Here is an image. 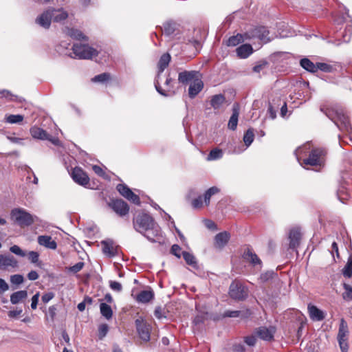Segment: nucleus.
Masks as SVG:
<instances>
[{
	"label": "nucleus",
	"mask_w": 352,
	"mask_h": 352,
	"mask_svg": "<svg viewBox=\"0 0 352 352\" xmlns=\"http://www.w3.org/2000/svg\"><path fill=\"white\" fill-rule=\"evenodd\" d=\"M38 298H39V293L35 294L32 298V302H31V308L32 309H36L37 307L38 302Z\"/></svg>",
	"instance_id": "60"
},
{
	"label": "nucleus",
	"mask_w": 352,
	"mask_h": 352,
	"mask_svg": "<svg viewBox=\"0 0 352 352\" xmlns=\"http://www.w3.org/2000/svg\"><path fill=\"white\" fill-rule=\"evenodd\" d=\"M199 78H200V74L197 71H184L179 73L178 81L182 84H186Z\"/></svg>",
	"instance_id": "16"
},
{
	"label": "nucleus",
	"mask_w": 352,
	"mask_h": 352,
	"mask_svg": "<svg viewBox=\"0 0 352 352\" xmlns=\"http://www.w3.org/2000/svg\"><path fill=\"white\" fill-rule=\"evenodd\" d=\"M275 333L274 327L267 328L265 327H261L258 328L256 331V334L261 339L265 341H270L274 338V334Z\"/></svg>",
	"instance_id": "18"
},
{
	"label": "nucleus",
	"mask_w": 352,
	"mask_h": 352,
	"mask_svg": "<svg viewBox=\"0 0 352 352\" xmlns=\"http://www.w3.org/2000/svg\"><path fill=\"white\" fill-rule=\"evenodd\" d=\"M28 258L32 263H37L39 260V254L35 251H30L28 253Z\"/></svg>",
	"instance_id": "54"
},
{
	"label": "nucleus",
	"mask_w": 352,
	"mask_h": 352,
	"mask_svg": "<svg viewBox=\"0 0 352 352\" xmlns=\"http://www.w3.org/2000/svg\"><path fill=\"white\" fill-rule=\"evenodd\" d=\"M289 248L294 250L296 249L300 243V232L298 228H293L289 231Z\"/></svg>",
	"instance_id": "22"
},
{
	"label": "nucleus",
	"mask_w": 352,
	"mask_h": 352,
	"mask_svg": "<svg viewBox=\"0 0 352 352\" xmlns=\"http://www.w3.org/2000/svg\"><path fill=\"white\" fill-rule=\"evenodd\" d=\"M65 33L73 39L78 41H87V37L79 30L75 28H65Z\"/></svg>",
	"instance_id": "25"
},
{
	"label": "nucleus",
	"mask_w": 352,
	"mask_h": 352,
	"mask_svg": "<svg viewBox=\"0 0 352 352\" xmlns=\"http://www.w3.org/2000/svg\"><path fill=\"white\" fill-rule=\"evenodd\" d=\"M230 296L236 300H243L248 296V288L240 281H233L229 287Z\"/></svg>",
	"instance_id": "8"
},
{
	"label": "nucleus",
	"mask_w": 352,
	"mask_h": 352,
	"mask_svg": "<svg viewBox=\"0 0 352 352\" xmlns=\"http://www.w3.org/2000/svg\"><path fill=\"white\" fill-rule=\"evenodd\" d=\"M54 297V294L52 292H48V293L44 294L42 296V301L44 303H47L50 300H51Z\"/></svg>",
	"instance_id": "62"
},
{
	"label": "nucleus",
	"mask_w": 352,
	"mask_h": 352,
	"mask_svg": "<svg viewBox=\"0 0 352 352\" xmlns=\"http://www.w3.org/2000/svg\"><path fill=\"white\" fill-rule=\"evenodd\" d=\"M0 98H5L10 101H22L21 98L12 94L10 91L7 89L0 90Z\"/></svg>",
	"instance_id": "38"
},
{
	"label": "nucleus",
	"mask_w": 352,
	"mask_h": 352,
	"mask_svg": "<svg viewBox=\"0 0 352 352\" xmlns=\"http://www.w3.org/2000/svg\"><path fill=\"white\" fill-rule=\"evenodd\" d=\"M109 206L116 214L121 217L127 214L129 211L128 204L122 199L112 200Z\"/></svg>",
	"instance_id": "12"
},
{
	"label": "nucleus",
	"mask_w": 352,
	"mask_h": 352,
	"mask_svg": "<svg viewBox=\"0 0 352 352\" xmlns=\"http://www.w3.org/2000/svg\"><path fill=\"white\" fill-rule=\"evenodd\" d=\"M100 314L107 320H109L112 318L113 311L111 307L107 303L102 302L100 305Z\"/></svg>",
	"instance_id": "35"
},
{
	"label": "nucleus",
	"mask_w": 352,
	"mask_h": 352,
	"mask_svg": "<svg viewBox=\"0 0 352 352\" xmlns=\"http://www.w3.org/2000/svg\"><path fill=\"white\" fill-rule=\"evenodd\" d=\"M72 177L76 183L83 186L87 185L89 182V178L87 173L79 167H75L73 169Z\"/></svg>",
	"instance_id": "13"
},
{
	"label": "nucleus",
	"mask_w": 352,
	"mask_h": 352,
	"mask_svg": "<svg viewBox=\"0 0 352 352\" xmlns=\"http://www.w3.org/2000/svg\"><path fill=\"white\" fill-rule=\"evenodd\" d=\"M171 253L176 256L177 258H180L181 248L179 245L175 244L171 247Z\"/></svg>",
	"instance_id": "59"
},
{
	"label": "nucleus",
	"mask_w": 352,
	"mask_h": 352,
	"mask_svg": "<svg viewBox=\"0 0 352 352\" xmlns=\"http://www.w3.org/2000/svg\"><path fill=\"white\" fill-rule=\"evenodd\" d=\"M326 151L324 148H316L311 150L309 157L303 160L305 166H311L320 168L324 164Z\"/></svg>",
	"instance_id": "7"
},
{
	"label": "nucleus",
	"mask_w": 352,
	"mask_h": 352,
	"mask_svg": "<svg viewBox=\"0 0 352 352\" xmlns=\"http://www.w3.org/2000/svg\"><path fill=\"white\" fill-rule=\"evenodd\" d=\"M28 297V292L26 290H20L12 293L10 296V302L13 305H16Z\"/></svg>",
	"instance_id": "30"
},
{
	"label": "nucleus",
	"mask_w": 352,
	"mask_h": 352,
	"mask_svg": "<svg viewBox=\"0 0 352 352\" xmlns=\"http://www.w3.org/2000/svg\"><path fill=\"white\" fill-rule=\"evenodd\" d=\"M230 234L228 232H222L217 234L214 238V244L217 248H223L228 242Z\"/></svg>",
	"instance_id": "26"
},
{
	"label": "nucleus",
	"mask_w": 352,
	"mask_h": 352,
	"mask_svg": "<svg viewBox=\"0 0 352 352\" xmlns=\"http://www.w3.org/2000/svg\"><path fill=\"white\" fill-rule=\"evenodd\" d=\"M285 26V23L278 25V34L272 32L265 26H256L247 31L243 35L238 34L230 36L227 41V45L234 47L244 41L245 39L258 38L263 43H268L277 37L284 38L289 36L287 32L280 30Z\"/></svg>",
	"instance_id": "1"
},
{
	"label": "nucleus",
	"mask_w": 352,
	"mask_h": 352,
	"mask_svg": "<svg viewBox=\"0 0 352 352\" xmlns=\"http://www.w3.org/2000/svg\"><path fill=\"white\" fill-rule=\"evenodd\" d=\"M239 107L237 104H234L232 108V114L229 120L228 126V129L234 131L236 129L239 118Z\"/></svg>",
	"instance_id": "29"
},
{
	"label": "nucleus",
	"mask_w": 352,
	"mask_h": 352,
	"mask_svg": "<svg viewBox=\"0 0 352 352\" xmlns=\"http://www.w3.org/2000/svg\"><path fill=\"white\" fill-rule=\"evenodd\" d=\"M204 82L200 78L195 79L190 84L188 88V96L190 98H194L203 89Z\"/></svg>",
	"instance_id": "19"
},
{
	"label": "nucleus",
	"mask_w": 352,
	"mask_h": 352,
	"mask_svg": "<svg viewBox=\"0 0 352 352\" xmlns=\"http://www.w3.org/2000/svg\"><path fill=\"white\" fill-rule=\"evenodd\" d=\"M343 287L344 289L342 294L343 299L345 300H352V287L346 283H344Z\"/></svg>",
	"instance_id": "45"
},
{
	"label": "nucleus",
	"mask_w": 352,
	"mask_h": 352,
	"mask_svg": "<svg viewBox=\"0 0 352 352\" xmlns=\"http://www.w3.org/2000/svg\"><path fill=\"white\" fill-rule=\"evenodd\" d=\"M300 66L306 71L311 73H316L317 72L316 64H314L307 58H302L300 61Z\"/></svg>",
	"instance_id": "33"
},
{
	"label": "nucleus",
	"mask_w": 352,
	"mask_h": 352,
	"mask_svg": "<svg viewBox=\"0 0 352 352\" xmlns=\"http://www.w3.org/2000/svg\"><path fill=\"white\" fill-rule=\"evenodd\" d=\"M24 278L21 274H14L10 276V282L14 285H20L23 283Z\"/></svg>",
	"instance_id": "52"
},
{
	"label": "nucleus",
	"mask_w": 352,
	"mask_h": 352,
	"mask_svg": "<svg viewBox=\"0 0 352 352\" xmlns=\"http://www.w3.org/2000/svg\"><path fill=\"white\" fill-rule=\"evenodd\" d=\"M11 219L21 228L28 227L34 223V217L23 208H14L10 212Z\"/></svg>",
	"instance_id": "5"
},
{
	"label": "nucleus",
	"mask_w": 352,
	"mask_h": 352,
	"mask_svg": "<svg viewBox=\"0 0 352 352\" xmlns=\"http://www.w3.org/2000/svg\"><path fill=\"white\" fill-rule=\"evenodd\" d=\"M154 298V293L152 290L141 291L135 297L138 302L147 303Z\"/></svg>",
	"instance_id": "28"
},
{
	"label": "nucleus",
	"mask_w": 352,
	"mask_h": 352,
	"mask_svg": "<svg viewBox=\"0 0 352 352\" xmlns=\"http://www.w3.org/2000/svg\"><path fill=\"white\" fill-rule=\"evenodd\" d=\"M343 275L346 278H350L352 276V255H350L348 258L347 263L344 266L343 271Z\"/></svg>",
	"instance_id": "42"
},
{
	"label": "nucleus",
	"mask_w": 352,
	"mask_h": 352,
	"mask_svg": "<svg viewBox=\"0 0 352 352\" xmlns=\"http://www.w3.org/2000/svg\"><path fill=\"white\" fill-rule=\"evenodd\" d=\"M219 189L216 186H212L208 188L204 193V201L206 205H209L210 198L212 195L218 193Z\"/></svg>",
	"instance_id": "41"
},
{
	"label": "nucleus",
	"mask_w": 352,
	"mask_h": 352,
	"mask_svg": "<svg viewBox=\"0 0 352 352\" xmlns=\"http://www.w3.org/2000/svg\"><path fill=\"white\" fill-rule=\"evenodd\" d=\"M24 119L23 116L17 114H10L6 116L5 120L9 124H19L21 123Z\"/></svg>",
	"instance_id": "40"
},
{
	"label": "nucleus",
	"mask_w": 352,
	"mask_h": 352,
	"mask_svg": "<svg viewBox=\"0 0 352 352\" xmlns=\"http://www.w3.org/2000/svg\"><path fill=\"white\" fill-rule=\"evenodd\" d=\"M32 136L35 139L46 140L49 139V134L43 129L34 126L30 129Z\"/></svg>",
	"instance_id": "32"
},
{
	"label": "nucleus",
	"mask_w": 352,
	"mask_h": 352,
	"mask_svg": "<svg viewBox=\"0 0 352 352\" xmlns=\"http://www.w3.org/2000/svg\"><path fill=\"white\" fill-rule=\"evenodd\" d=\"M341 351L343 352H346L348 350V344L346 342L347 340H338Z\"/></svg>",
	"instance_id": "64"
},
{
	"label": "nucleus",
	"mask_w": 352,
	"mask_h": 352,
	"mask_svg": "<svg viewBox=\"0 0 352 352\" xmlns=\"http://www.w3.org/2000/svg\"><path fill=\"white\" fill-rule=\"evenodd\" d=\"M324 113L340 130L346 132L352 130L349 119L342 107L336 106L327 108Z\"/></svg>",
	"instance_id": "3"
},
{
	"label": "nucleus",
	"mask_w": 352,
	"mask_h": 352,
	"mask_svg": "<svg viewBox=\"0 0 352 352\" xmlns=\"http://www.w3.org/2000/svg\"><path fill=\"white\" fill-rule=\"evenodd\" d=\"M352 35V25L351 24H346L343 32H340L337 37L342 36V41L344 43H348Z\"/></svg>",
	"instance_id": "36"
},
{
	"label": "nucleus",
	"mask_w": 352,
	"mask_h": 352,
	"mask_svg": "<svg viewBox=\"0 0 352 352\" xmlns=\"http://www.w3.org/2000/svg\"><path fill=\"white\" fill-rule=\"evenodd\" d=\"M10 251L21 257H25L26 256V253L23 251L19 245H14L10 248Z\"/></svg>",
	"instance_id": "49"
},
{
	"label": "nucleus",
	"mask_w": 352,
	"mask_h": 352,
	"mask_svg": "<svg viewBox=\"0 0 352 352\" xmlns=\"http://www.w3.org/2000/svg\"><path fill=\"white\" fill-rule=\"evenodd\" d=\"M254 139V130L252 128L248 129L243 135V142L246 147H249Z\"/></svg>",
	"instance_id": "39"
},
{
	"label": "nucleus",
	"mask_w": 352,
	"mask_h": 352,
	"mask_svg": "<svg viewBox=\"0 0 352 352\" xmlns=\"http://www.w3.org/2000/svg\"><path fill=\"white\" fill-rule=\"evenodd\" d=\"M183 258L186 262L187 264L196 267L197 266V261L195 257L190 253L188 252H182Z\"/></svg>",
	"instance_id": "43"
},
{
	"label": "nucleus",
	"mask_w": 352,
	"mask_h": 352,
	"mask_svg": "<svg viewBox=\"0 0 352 352\" xmlns=\"http://www.w3.org/2000/svg\"><path fill=\"white\" fill-rule=\"evenodd\" d=\"M102 250L104 254L109 258L113 257L117 254V247L111 239L101 241Z\"/></svg>",
	"instance_id": "17"
},
{
	"label": "nucleus",
	"mask_w": 352,
	"mask_h": 352,
	"mask_svg": "<svg viewBox=\"0 0 352 352\" xmlns=\"http://www.w3.org/2000/svg\"><path fill=\"white\" fill-rule=\"evenodd\" d=\"M179 24L177 22L170 20L165 22L163 25V31L166 36H172L179 32Z\"/></svg>",
	"instance_id": "21"
},
{
	"label": "nucleus",
	"mask_w": 352,
	"mask_h": 352,
	"mask_svg": "<svg viewBox=\"0 0 352 352\" xmlns=\"http://www.w3.org/2000/svg\"><path fill=\"white\" fill-rule=\"evenodd\" d=\"M72 51L74 56L78 59H91L98 55V51L87 44L75 43L72 46Z\"/></svg>",
	"instance_id": "6"
},
{
	"label": "nucleus",
	"mask_w": 352,
	"mask_h": 352,
	"mask_svg": "<svg viewBox=\"0 0 352 352\" xmlns=\"http://www.w3.org/2000/svg\"><path fill=\"white\" fill-rule=\"evenodd\" d=\"M243 258L250 263L253 266L258 265L261 267L262 262L258 256L250 248H248L243 253Z\"/></svg>",
	"instance_id": "23"
},
{
	"label": "nucleus",
	"mask_w": 352,
	"mask_h": 352,
	"mask_svg": "<svg viewBox=\"0 0 352 352\" xmlns=\"http://www.w3.org/2000/svg\"><path fill=\"white\" fill-rule=\"evenodd\" d=\"M276 276L273 271H268L265 273L261 274L260 279L262 282H267L270 280H272L274 276Z\"/></svg>",
	"instance_id": "50"
},
{
	"label": "nucleus",
	"mask_w": 352,
	"mask_h": 352,
	"mask_svg": "<svg viewBox=\"0 0 352 352\" xmlns=\"http://www.w3.org/2000/svg\"><path fill=\"white\" fill-rule=\"evenodd\" d=\"M307 309L310 318L314 321H321L325 318L324 313L315 305H308Z\"/></svg>",
	"instance_id": "20"
},
{
	"label": "nucleus",
	"mask_w": 352,
	"mask_h": 352,
	"mask_svg": "<svg viewBox=\"0 0 352 352\" xmlns=\"http://www.w3.org/2000/svg\"><path fill=\"white\" fill-rule=\"evenodd\" d=\"M52 21V19L49 8L44 10L35 19V23L45 29H49L50 28Z\"/></svg>",
	"instance_id": "14"
},
{
	"label": "nucleus",
	"mask_w": 352,
	"mask_h": 352,
	"mask_svg": "<svg viewBox=\"0 0 352 352\" xmlns=\"http://www.w3.org/2000/svg\"><path fill=\"white\" fill-rule=\"evenodd\" d=\"M192 206L194 208H199L202 206V197H199L192 201Z\"/></svg>",
	"instance_id": "63"
},
{
	"label": "nucleus",
	"mask_w": 352,
	"mask_h": 352,
	"mask_svg": "<svg viewBox=\"0 0 352 352\" xmlns=\"http://www.w3.org/2000/svg\"><path fill=\"white\" fill-rule=\"evenodd\" d=\"M225 102L226 98L221 94L213 96L210 100V105L214 110L219 109Z\"/></svg>",
	"instance_id": "31"
},
{
	"label": "nucleus",
	"mask_w": 352,
	"mask_h": 352,
	"mask_svg": "<svg viewBox=\"0 0 352 352\" xmlns=\"http://www.w3.org/2000/svg\"><path fill=\"white\" fill-rule=\"evenodd\" d=\"M19 267L18 261L11 254H0V270L10 272Z\"/></svg>",
	"instance_id": "9"
},
{
	"label": "nucleus",
	"mask_w": 352,
	"mask_h": 352,
	"mask_svg": "<svg viewBox=\"0 0 352 352\" xmlns=\"http://www.w3.org/2000/svg\"><path fill=\"white\" fill-rule=\"evenodd\" d=\"M317 72L320 70L324 72H332L333 67L332 65L325 63H316Z\"/></svg>",
	"instance_id": "46"
},
{
	"label": "nucleus",
	"mask_w": 352,
	"mask_h": 352,
	"mask_svg": "<svg viewBox=\"0 0 352 352\" xmlns=\"http://www.w3.org/2000/svg\"><path fill=\"white\" fill-rule=\"evenodd\" d=\"M9 286L6 280L0 278V295L3 294L5 292L8 290Z\"/></svg>",
	"instance_id": "58"
},
{
	"label": "nucleus",
	"mask_w": 352,
	"mask_h": 352,
	"mask_svg": "<svg viewBox=\"0 0 352 352\" xmlns=\"http://www.w3.org/2000/svg\"><path fill=\"white\" fill-rule=\"evenodd\" d=\"M223 151L220 148H215L211 150L208 155L206 160L208 161H214L223 157Z\"/></svg>",
	"instance_id": "37"
},
{
	"label": "nucleus",
	"mask_w": 352,
	"mask_h": 352,
	"mask_svg": "<svg viewBox=\"0 0 352 352\" xmlns=\"http://www.w3.org/2000/svg\"><path fill=\"white\" fill-rule=\"evenodd\" d=\"M109 287L113 291H115L117 292H120L122 289V285L119 282L114 281V280L109 281Z\"/></svg>",
	"instance_id": "53"
},
{
	"label": "nucleus",
	"mask_w": 352,
	"mask_h": 352,
	"mask_svg": "<svg viewBox=\"0 0 352 352\" xmlns=\"http://www.w3.org/2000/svg\"><path fill=\"white\" fill-rule=\"evenodd\" d=\"M244 342L246 344L250 346H254L256 342V338L255 336H249L244 338Z\"/></svg>",
	"instance_id": "55"
},
{
	"label": "nucleus",
	"mask_w": 352,
	"mask_h": 352,
	"mask_svg": "<svg viewBox=\"0 0 352 352\" xmlns=\"http://www.w3.org/2000/svg\"><path fill=\"white\" fill-rule=\"evenodd\" d=\"M267 65L268 63L266 60H261L253 67L252 70L255 73H260Z\"/></svg>",
	"instance_id": "51"
},
{
	"label": "nucleus",
	"mask_w": 352,
	"mask_h": 352,
	"mask_svg": "<svg viewBox=\"0 0 352 352\" xmlns=\"http://www.w3.org/2000/svg\"><path fill=\"white\" fill-rule=\"evenodd\" d=\"M52 19V21L55 23H62L65 21L68 17V12L63 8H54L53 7L49 8Z\"/></svg>",
	"instance_id": "15"
},
{
	"label": "nucleus",
	"mask_w": 352,
	"mask_h": 352,
	"mask_svg": "<svg viewBox=\"0 0 352 352\" xmlns=\"http://www.w3.org/2000/svg\"><path fill=\"white\" fill-rule=\"evenodd\" d=\"M7 138L14 144L23 145V139L22 138H16L12 135H8Z\"/></svg>",
	"instance_id": "57"
},
{
	"label": "nucleus",
	"mask_w": 352,
	"mask_h": 352,
	"mask_svg": "<svg viewBox=\"0 0 352 352\" xmlns=\"http://www.w3.org/2000/svg\"><path fill=\"white\" fill-rule=\"evenodd\" d=\"M223 315L225 317L238 318L241 316L242 312L241 311H226Z\"/></svg>",
	"instance_id": "56"
},
{
	"label": "nucleus",
	"mask_w": 352,
	"mask_h": 352,
	"mask_svg": "<svg viewBox=\"0 0 352 352\" xmlns=\"http://www.w3.org/2000/svg\"><path fill=\"white\" fill-rule=\"evenodd\" d=\"M111 78V76L108 73H102L99 75L94 76L91 80L94 82L104 83L109 81Z\"/></svg>",
	"instance_id": "44"
},
{
	"label": "nucleus",
	"mask_w": 352,
	"mask_h": 352,
	"mask_svg": "<svg viewBox=\"0 0 352 352\" xmlns=\"http://www.w3.org/2000/svg\"><path fill=\"white\" fill-rule=\"evenodd\" d=\"M170 61V56L169 54H164L161 57L158 63V73L156 77V80L155 82V87L156 89V91L162 96H173L175 92L173 91H171L170 89H167V90L163 89L159 82V80L160 79V76L166 69V67L168 65Z\"/></svg>",
	"instance_id": "4"
},
{
	"label": "nucleus",
	"mask_w": 352,
	"mask_h": 352,
	"mask_svg": "<svg viewBox=\"0 0 352 352\" xmlns=\"http://www.w3.org/2000/svg\"><path fill=\"white\" fill-rule=\"evenodd\" d=\"M135 325L138 333L140 338L146 342L150 340L151 327L144 321L137 319L135 320Z\"/></svg>",
	"instance_id": "11"
},
{
	"label": "nucleus",
	"mask_w": 352,
	"mask_h": 352,
	"mask_svg": "<svg viewBox=\"0 0 352 352\" xmlns=\"http://www.w3.org/2000/svg\"><path fill=\"white\" fill-rule=\"evenodd\" d=\"M109 331V327L107 324H102L98 327V338L102 340Z\"/></svg>",
	"instance_id": "48"
},
{
	"label": "nucleus",
	"mask_w": 352,
	"mask_h": 352,
	"mask_svg": "<svg viewBox=\"0 0 352 352\" xmlns=\"http://www.w3.org/2000/svg\"><path fill=\"white\" fill-rule=\"evenodd\" d=\"M348 327L347 324L344 319H341L339 331L338 334V340H347Z\"/></svg>",
	"instance_id": "34"
},
{
	"label": "nucleus",
	"mask_w": 352,
	"mask_h": 352,
	"mask_svg": "<svg viewBox=\"0 0 352 352\" xmlns=\"http://www.w3.org/2000/svg\"><path fill=\"white\" fill-rule=\"evenodd\" d=\"M85 266L84 262H78L74 265L73 266L66 267V270L69 272H72L74 274L78 273L80 272Z\"/></svg>",
	"instance_id": "47"
},
{
	"label": "nucleus",
	"mask_w": 352,
	"mask_h": 352,
	"mask_svg": "<svg viewBox=\"0 0 352 352\" xmlns=\"http://www.w3.org/2000/svg\"><path fill=\"white\" fill-rule=\"evenodd\" d=\"M237 56L240 58H246L253 52V48L250 44H243L236 49Z\"/></svg>",
	"instance_id": "27"
},
{
	"label": "nucleus",
	"mask_w": 352,
	"mask_h": 352,
	"mask_svg": "<svg viewBox=\"0 0 352 352\" xmlns=\"http://www.w3.org/2000/svg\"><path fill=\"white\" fill-rule=\"evenodd\" d=\"M133 228L152 243L160 242L162 230L154 219L148 214L140 212L133 218Z\"/></svg>",
	"instance_id": "2"
},
{
	"label": "nucleus",
	"mask_w": 352,
	"mask_h": 352,
	"mask_svg": "<svg viewBox=\"0 0 352 352\" xmlns=\"http://www.w3.org/2000/svg\"><path fill=\"white\" fill-rule=\"evenodd\" d=\"M154 315L157 319L164 318V313L160 307H157L154 311Z\"/></svg>",
	"instance_id": "61"
},
{
	"label": "nucleus",
	"mask_w": 352,
	"mask_h": 352,
	"mask_svg": "<svg viewBox=\"0 0 352 352\" xmlns=\"http://www.w3.org/2000/svg\"><path fill=\"white\" fill-rule=\"evenodd\" d=\"M116 189L122 196L129 201L137 205L140 204L138 195H135L126 184H119Z\"/></svg>",
	"instance_id": "10"
},
{
	"label": "nucleus",
	"mask_w": 352,
	"mask_h": 352,
	"mask_svg": "<svg viewBox=\"0 0 352 352\" xmlns=\"http://www.w3.org/2000/svg\"><path fill=\"white\" fill-rule=\"evenodd\" d=\"M38 243L40 245L44 246L50 250H56V242L50 236L41 235L38 237Z\"/></svg>",
	"instance_id": "24"
}]
</instances>
